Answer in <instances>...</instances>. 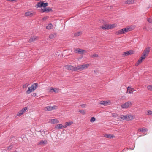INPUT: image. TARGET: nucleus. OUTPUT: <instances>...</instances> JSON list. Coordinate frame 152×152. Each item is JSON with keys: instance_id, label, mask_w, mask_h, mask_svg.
<instances>
[{"instance_id": "obj_28", "label": "nucleus", "mask_w": 152, "mask_h": 152, "mask_svg": "<svg viewBox=\"0 0 152 152\" xmlns=\"http://www.w3.org/2000/svg\"><path fill=\"white\" fill-rule=\"evenodd\" d=\"M56 36V34L55 33L49 36L50 39H53L55 38Z\"/></svg>"}, {"instance_id": "obj_12", "label": "nucleus", "mask_w": 152, "mask_h": 152, "mask_svg": "<svg viewBox=\"0 0 152 152\" xmlns=\"http://www.w3.org/2000/svg\"><path fill=\"white\" fill-rule=\"evenodd\" d=\"M66 69L68 70H72V71H76L75 70V67H74L70 65H67L65 66Z\"/></svg>"}, {"instance_id": "obj_27", "label": "nucleus", "mask_w": 152, "mask_h": 152, "mask_svg": "<svg viewBox=\"0 0 152 152\" xmlns=\"http://www.w3.org/2000/svg\"><path fill=\"white\" fill-rule=\"evenodd\" d=\"M134 2V0H127L126 2V3L128 4H132Z\"/></svg>"}, {"instance_id": "obj_35", "label": "nucleus", "mask_w": 152, "mask_h": 152, "mask_svg": "<svg viewBox=\"0 0 152 152\" xmlns=\"http://www.w3.org/2000/svg\"><path fill=\"white\" fill-rule=\"evenodd\" d=\"M147 112H148V114L151 115H152V111L148 110L147 111Z\"/></svg>"}, {"instance_id": "obj_40", "label": "nucleus", "mask_w": 152, "mask_h": 152, "mask_svg": "<svg viewBox=\"0 0 152 152\" xmlns=\"http://www.w3.org/2000/svg\"><path fill=\"white\" fill-rule=\"evenodd\" d=\"M82 108H84L86 107V104H82L81 105Z\"/></svg>"}, {"instance_id": "obj_39", "label": "nucleus", "mask_w": 152, "mask_h": 152, "mask_svg": "<svg viewBox=\"0 0 152 152\" xmlns=\"http://www.w3.org/2000/svg\"><path fill=\"white\" fill-rule=\"evenodd\" d=\"M12 147H13L11 145L9 146L8 147H7V150H10L12 149Z\"/></svg>"}, {"instance_id": "obj_42", "label": "nucleus", "mask_w": 152, "mask_h": 152, "mask_svg": "<svg viewBox=\"0 0 152 152\" xmlns=\"http://www.w3.org/2000/svg\"><path fill=\"white\" fill-rule=\"evenodd\" d=\"M129 54H132L134 53V52L132 50L129 51Z\"/></svg>"}, {"instance_id": "obj_5", "label": "nucleus", "mask_w": 152, "mask_h": 152, "mask_svg": "<svg viewBox=\"0 0 152 152\" xmlns=\"http://www.w3.org/2000/svg\"><path fill=\"white\" fill-rule=\"evenodd\" d=\"M57 108V107L56 105H54L53 106H48L45 107L44 108V110L45 111H51L52 110L56 109Z\"/></svg>"}, {"instance_id": "obj_41", "label": "nucleus", "mask_w": 152, "mask_h": 152, "mask_svg": "<svg viewBox=\"0 0 152 152\" xmlns=\"http://www.w3.org/2000/svg\"><path fill=\"white\" fill-rule=\"evenodd\" d=\"M80 32H78L77 33H75V36H79L80 35Z\"/></svg>"}, {"instance_id": "obj_18", "label": "nucleus", "mask_w": 152, "mask_h": 152, "mask_svg": "<svg viewBox=\"0 0 152 152\" xmlns=\"http://www.w3.org/2000/svg\"><path fill=\"white\" fill-rule=\"evenodd\" d=\"M64 126L61 124H57L55 127V128L57 129H61L64 128Z\"/></svg>"}, {"instance_id": "obj_2", "label": "nucleus", "mask_w": 152, "mask_h": 152, "mask_svg": "<svg viewBox=\"0 0 152 152\" xmlns=\"http://www.w3.org/2000/svg\"><path fill=\"white\" fill-rule=\"evenodd\" d=\"M89 66L88 64H83L77 67H76L75 70L78 71H81L87 68Z\"/></svg>"}, {"instance_id": "obj_43", "label": "nucleus", "mask_w": 152, "mask_h": 152, "mask_svg": "<svg viewBox=\"0 0 152 152\" xmlns=\"http://www.w3.org/2000/svg\"><path fill=\"white\" fill-rule=\"evenodd\" d=\"M48 17H47V16L43 18V20H47L48 19Z\"/></svg>"}, {"instance_id": "obj_16", "label": "nucleus", "mask_w": 152, "mask_h": 152, "mask_svg": "<svg viewBox=\"0 0 152 152\" xmlns=\"http://www.w3.org/2000/svg\"><path fill=\"white\" fill-rule=\"evenodd\" d=\"M42 12H48L50 11H52V9L50 7H48L42 9Z\"/></svg>"}, {"instance_id": "obj_24", "label": "nucleus", "mask_w": 152, "mask_h": 152, "mask_svg": "<svg viewBox=\"0 0 152 152\" xmlns=\"http://www.w3.org/2000/svg\"><path fill=\"white\" fill-rule=\"evenodd\" d=\"M138 130L139 132H146L148 130L145 127H143L140 128H139Z\"/></svg>"}, {"instance_id": "obj_14", "label": "nucleus", "mask_w": 152, "mask_h": 152, "mask_svg": "<svg viewBox=\"0 0 152 152\" xmlns=\"http://www.w3.org/2000/svg\"><path fill=\"white\" fill-rule=\"evenodd\" d=\"M134 91V89L131 87L129 86L127 88V93L132 94Z\"/></svg>"}, {"instance_id": "obj_3", "label": "nucleus", "mask_w": 152, "mask_h": 152, "mask_svg": "<svg viewBox=\"0 0 152 152\" xmlns=\"http://www.w3.org/2000/svg\"><path fill=\"white\" fill-rule=\"evenodd\" d=\"M116 25L115 24H107L101 27L102 29L103 30L109 29L115 27Z\"/></svg>"}, {"instance_id": "obj_17", "label": "nucleus", "mask_w": 152, "mask_h": 152, "mask_svg": "<svg viewBox=\"0 0 152 152\" xmlns=\"http://www.w3.org/2000/svg\"><path fill=\"white\" fill-rule=\"evenodd\" d=\"M104 137L108 138L111 139L115 137V136L111 134H108L104 135Z\"/></svg>"}, {"instance_id": "obj_13", "label": "nucleus", "mask_w": 152, "mask_h": 152, "mask_svg": "<svg viewBox=\"0 0 152 152\" xmlns=\"http://www.w3.org/2000/svg\"><path fill=\"white\" fill-rule=\"evenodd\" d=\"M125 33L124 28L117 31L115 32V34L117 35L122 34Z\"/></svg>"}, {"instance_id": "obj_22", "label": "nucleus", "mask_w": 152, "mask_h": 152, "mask_svg": "<svg viewBox=\"0 0 152 152\" xmlns=\"http://www.w3.org/2000/svg\"><path fill=\"white\" fill-rule=\"evenodd\" d=\"M73 124V122L72 121H69L66 122L64 126V128H66L67 126H70Z\"/></svg>"}, {"instance_id": "obj_1", "label": "nucleus", "mask_w": 152, "mask_h": 152, "mask_svg": "<svg viewBox=\"0 0 152 152\" xmlns=\"http://www.w3.org/2000/svg\"><path fill=\"white\" fill-rule=\"evenodd\" d=\"M38 85L37 83H34L32 84L31 86L28 88V89L26 91L27 94H29L31 92L36 90L38 87Z\"/></svg>"}, {"instance_id": "obj_7", "label": "nucleus", "mask_w": 152, "mask_h": 152, "mask_svg": "<svg viewBox=\"0 0 152 152\" xmlns=\"http://www.w3.org/2000/svg\"><path fill=\"white\" fill-rule=\"evenodd\" d=\"M74 52L75 53H78L81 54H83L84 53H87V52L86 50L80 48H77L75 49Z\"/></svg>"}, {"instance_id": "obj_21", "label": "nucleus", "mask_w": 152, "mask_h": 152, "mask_svg": "<svg viewBox=\"0 0 152 152\" xmlns=\"http://www.w3.org/2000/svg\"><path fill=\"white\" fill-rule=\"evenodd\" d=\"M33 15V12H27L25 13V15L26 16L31 17Z\"/></svg>"}, {"instance_id": "obj_6", "label": "nucleus", "mask_w": 152, "mask_h": 152, "mask_svg": "<svg viewBox=\"0 0 152 152\" xmlns=\"http://www.w3.org/2000/svg\"><path fill=\"white\" fill-rule=\"evenodd\" d=\"M150 51V48H148L145 49L143 52L142 53V55L146 58L147 56L148 55Z\"/></svg>"}, {"instance_id": "obj_30", "label": "nucleus", "mask_w": 152, "mask_h": 152, "mask_svg": "<svg viewBox=\"0 0 152 152\" xmlns=\"http://www.w3.org/2000/svg\"><path fill=\"white\" fill-rule=\"evenodd\" d=\"M42 7H45L48 5V3H44L42 2Z\"/></svg>"}, {"instance_id": "obj_10", "label": "nucleus", "mask_w": 152, "mask_h": 152, "mask_svg": "<svg viewBox=\"0 0 152 152\" xmlns=\"http://www.w3.org/2000/svg\"><path fill=\"white\" fill-rule=\"evenodd\" d=\"M125 120L129 121L132 120L134 118V117L133 115H125Z\"/></svg>"}, {"instance_id": "obj_20", "label": "nucleus", "mask_w": 152, "mask_h": 152, "mask_svg": "<svg viewBox=\"0 0 152 152\" xmlns=\"http://www.w3.org/2000/svg\"><path fill=\"white\" fill-rule=\"evenodd\" d=\"M50 121L53 124L57 123L59 122L58 120L57 119H50Z\"/></svg>"}, {"instance_id": "obj_4", "label": "nucleus", "mask_w": 152, "mask_h": 152, "mask_svg": "<svg viewBox=\"0 0 152 152\" xmlns=\"http://www.w3.org/2000/svg\"><path fill=\"white\" fill-rule=\"evenodd\" d=\"M132 104L131 101H128L122 104L121 105V107L123 109H127L131 106Z\"/></svg>"}, {"instance_id": "obj_34", "label": "nucleus", "mask_w": 152, "mask_h": 152, "mask_svg": "<svg viewBox=\"0 0 152 152\" xmlns=\"http://www.w3.org/2000/svg\"><path fill=\"white\" fill-rule=\"evenodd\" d=\"M129 55V51L124 52V56H126Z\"/></svg>"}, {"instance_id": "obj_25", "label": "nucleus", "mask_w": 152, "mask_h": 152, "mask_svg": "<svg viewBox=\"0 0 152 152\" xmlns=\"http://www.w3.org/2000/svg\"><path fill=\"white\" fill-rule=\"evenodd\" d=\"M53 27V25L51 23L49 24L46 27V28L48 30H50Z\"/></svg>"}, {"instance_id": "obj_9", "label": "nucleus", "mask_w": 152, "mask_h": 152, "mask_svg": "<svg viewBox=\"0 0 152 152\" xmlns=\"http://www.w3.org/2000/svg\"><path fill=\"white\" fill-rule=\"evenodd\" d=\"M27 109V107H25L20 110L17 114V116H21Z\"/></svg>"}, {"instance_id": "obj_37", "label": "nucleus", "mask_w": 152, "mask_h": 152, "mask_svg": "<svg viewBox=\"0 0 152 152\" xmlns=\"http://www.w3.org/2000/svg\"><path fill=\"white\" fill-rule=\"evenodd\" d=\"M79 112L83 115H84L86 113V111L84 110H80Z\"/></svg>"}, {"instance_id": "obj_15", "label": "nucleus", "mask_w": 152, "mask_h": 152, "mask_svg": "<svg viewBox=\"0 0 152 152\" xmlns=\"http://www.w3.org/2000/svg\"><path fill=\"white\" fill-rule=\"evenodd\" d=\"M59 89L56 88H51L50 90V91L52 93L55 92V93H58L59 91Z\"/></svg>"}, {"instance_id": "obj_23", "label": "nucleus", "mask_w": 152, "mask_h": 152, "mask_svg": "<svg viewBox=\"0 0 152 152\" xmlns=\"http://www.w3.org/2000/svg\"><path fill=\"white\" fill-rule=\"evenodd\" d=\"M37 36H34L31 37L29 40V42H31L37 39Z\"/></svg>"}, {"instance_id": "obj_46", "label": "nucleus", "mask_w": 152, "mask_h": 152, "mask_svg": "<svg viewBox=\"0 0 152 152\" xmlns=\"http://www.w3.org/2000/svg\"><path fill=\"white\" fill-rule=\"evenodd\" d=\"M113 117H116L117 116V115L115 113H113Z\"/></svg>"}, {"instance_id": "obj_29", "label": "nucleus", "mask_w": 152, "mask_h": 152, "mask_svg": "<svg viewBox=\"0 0 152 152\" xmlns=\"http://www.w3.org/2000/svg\"><path fill=\"white\" fill-rule=\"evenodd\" d=\"M42 1H40V2H39L37 3V7H42Z\"/></svg>"}, {"instance_id": "obj_36", "label": "nucleus", "mask_w": 152, "mask_h": 152, "mask_svg": "<svg viewBox=\"0 0 152 152\" xmlns=\"http://www.w3.org/2000/svg\"><path fill=\"white\" fill-rule=\"evenodd\" d=\"M147 20L148 22L150 23H152V19L151 18H148L147 19Z\"/></svg>"}, {"instance_id": "obj_38", "label": "nucleus", "mask_w": 152, "mask_h": 152, "mask_svg": "<svg viewBox=\"0 0 152 152\" xmlns=\"http://www.w3.org/2000/svg\"><path fill=\"white\" fill-rule=\"evenodd\" d=\"M121 119L123 120H125L126 118H125V115H121L120 118Z\"/></svg>"}, {"instance_id": "obj_8", "label": "nucleus", "mask_w": 152, "mask_h": 152, "mask_svg": "<svg viewBox=\"0 0 152 152\" xmlns=\"http://www.w3.org/2000/svg\"><path fill=\"white\" fill-rule=\"evenodd\" d=\"M111 103L109 100L102 101L100 102L99 104H103L104 106H107L111 104Z\"/></svg>"}, {"instance_id": "obj_49", "label": "nucleus", "mask_w": 152, "mask_h": 152, "mask_svg": "<svg viewBox=\"0 0 152 152\" xmlns=\"http://www.w3.org/2000/svg\"><path fill=\"white\" fill-rule=\"evenodd\" d=\"M131 150H133L134 149V148H130Z\"/></svg>"}, {"instance_id": "obj_45", "label": "nucleus", "mask_w": 152, "mask_h": 152, "mask_svg": "<svg viewBox=\"0 0 152 152\" xmlns=\"http://www.w3.org/2000/svg\"><path fill=\"white\" fill-rule=\"evenodd\" d=\"M28 86V85L27 84H26L23 85V88H26Z\"/></svg>"}, {"instance_id": "obj_11", "label": "nucleus", "mask_w": 152, "mask_h": 152, "mask_svg": "<svg viewBox=\"0 0 152 152\" xmlns=\"http://www.w3.org/2000/svg\"><path fill=\"white\" fill-rule=\"evenodd\" d=\"M48 142L47 140H41L38 142V145L44 146L47 144Z\"/></svg>"}, {"instance_id": "obj_19", "label": "nucleus", "mask_w": 152, "mask_h": 152, "mask_svg": "<svg viewBox=\"0 0 152 152\" xmlns=\"http://www.w3.org/2000/svg\"><path fill=\"white\" fill-rule=\"evenodd\" d=\"M124 28L125 33L130 31L132 30V28L131 26L128 27L126 28Z\"/></svg>"}, {"instance_id": "obj_33", "label": "nucleus", "mask_w": 152, "mask_h": 152, "mask_svg": "<svg viewBox=\"0 0 152 152\" xmlns=\"http://www.w3.org/2000/svg\"><path fill=\"white\" fill-rule=\"evenodd\" d=\"M147 88L149 90L152 91V85L148 86L147 87Z\"/></svg>"}, {"instance_id": "obj_32", "label": "nucleus", "mask_w": 152, "mask_h": 152, "mask_svg": "<svg viewBox=\"0 0 152 152\" xmlns=\"http://www.w3.org/2000/svg\"><path fill=\"white\" fill-rule=\"evenodd\" d=\"M96 120L95 118H94V117H92L91 118V119L90 120V121L91 122H94Z\"/></svg>"}, {"instance_id": "obj_26", "label": "nucleus", "mask_w": 152, "mask_h": 152, "mask_svg": "<svg viewBox=\"0 0 152 152\" xmlns=\"http://www.w3.org/2000/svg\"><path fill=\"white\" fill-rule=\"evenodd\" d=\"M145 58L141 55V57L138 60L139 62H140V63H141L142 61V60L145 59Z\"/></svg>"}, {"instance_id": "obj_48", "label": "nucleus", "mask_w": 152, "mask_h": 152, "mask_svg": "<svg viewBox=\"0 0 152 152\" xmlns=\"http://www.w3.org/2000/svg\"><path fill=\"white\" fill-rule=\"evenodd\" d=\"M5 151H7L6 150H4L2 151V152H5Z\"/></svg>"}, {"instance_id": "obj_47", "label": "nucleus", "mask_w": 152, "mask_h": 152, "mask_svg": "<svg viewBox=\"0 0 152 152\" xmlns=\"http://www.w3.org/2000/svg\"><path fill=\"white\" fill-rule=\"evenodd\" d=\"M143 29H144L145 30H146V31H148V30H147V28H146V27H144L143 28Z\"/></svg>"}, {"instance_id": "obj_44", "label": "nucleus", "mask_w": 152, "mask_h": 152, "mask_svg": "<svg viewBox=\"0 0 152 152\" xmlns=\"http://www.w3.org/2000/svg\"><path fill=\"white\" fill-rule=\"evenodd\" d=\"M140 64V62H139V61H138L136 63V64H135V66H137L138 65H139Z\"/></svg>"}, {"instance_id": "obj_31", "label": "nucleus", "mask_w": 152, "mask_h": 152, "mask_svg": "<svg viewBox=\"0 0 152 152\" xmlns=\"http://www.w3.org/2000/svg\"><path fill=\"white\" fill-rule=\"evenodd\" d=\"M90 56L91 58H94V57H99L98 55L97 54H94L93 55H91Z\"/></svg>"}]
</instances>
